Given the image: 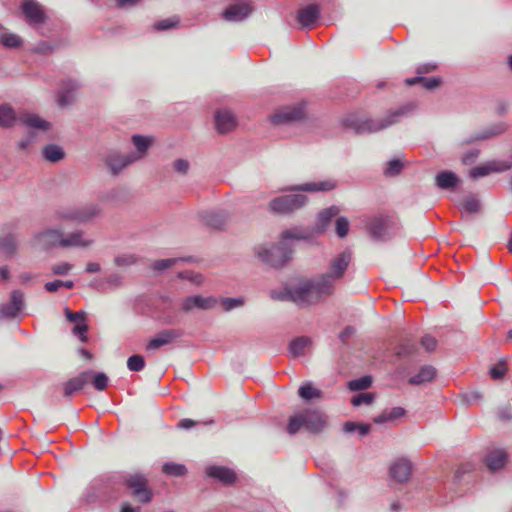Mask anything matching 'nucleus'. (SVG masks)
<instances>
[{"instance_id": "nucleus-26", "label": "nucleus", "mask_w": 512, "mask_h": 512, "mask_svg": "<svg viewBox=\"0 0 512 512\" xmlns=\"http://www.w3.org/2000/svg\"><path fill=\"white\" fill-rule=\"evenodd\" d=\"M304 116V111L300 107L287 108L276 113L273 117L275 123L289 122L299 120Z\"/></svg>"}, {"instance_id": "nucleus-53", "label": "nucleus", "mask_w": 512, "mask_h": 512, "mask_svg": "<svg viewBox=\"0 0 512 512\" xmlns=\"http://www.w3.org/2000/svg\"><path fill=\"white\" fill-rule=\"evenodd\" d=\"M87 330H88V326L85 323V321H83V322L77 323L74 326L73 333L79 335V338L82 342H86L87 341V336H86Z\"/></svg>"}, {"instance_id": "nucleus-41", "label": "nucleus", "mask_w": 512, "mask_h": 512, "mask_svg": "<svg viewBox=\"0 0 512 512\" xmlns=\"http://www.w3.org/2000/svg\"><path fill=\"white\" fill-rule=\"evenodd\" d=\"M461 208L464 212L467 213H476L480 209L479 200L474 196H468L462 203Z\"/></svg>"}, {"instance_id": "nucleus-42", "label": "nucleus", "mask_w": 512, "mask_h": 512, "mask_svg": "<svg viewBox=\"0 0 512 512\" xmlns=\"http://www.w3.org/2000/svg\"><path fill=\"white\" fill-rule=\"evenodd\" d=\"M0 42L6 46V47H9V48H15V47H19L22 43V40L21 38L16 35V34H13V33H6V34H3L1 35L0 37Z\"/></svg>"}, {"instance_id": "nucleus-48", "label": "nucleus", "mask_w": 512, "mask_h": 512, "mask_svg": "<svg viewBox=\"0 0 512 512\" xmlns=\"http://www.w3.org/2000/svg\"><path fill=\"white\" fill-rule=\"evenodd\" d=\"M221 303L225 311H231L236 307L242 306L244 301L242 298H224Z\"/></svg>"}, {"instance_id": "nucleus-63", "label": "nucleus", "mask_w": 512, "mask_h": 512, "mask_svg": "<svg viewBox=\"0 0 512 512\" xmlns=\"http://www.w3.org/2000/svg\"><path fill=\"white\" fill-rule=\"evenodd\" d=\"M195 425H196V422L192 419H182L178 423V427L183 428V429H189V428L194 427Z\"/></svg>"}, {"instance_id": "nucleus-44", "label": "nucleus", "mask_w": 512, "mask_h": 512, "mask_svg": "<svg viewBox=\"0 0 512 512\" xmlns=\"http://www.w3.org/2000/svg\"><path fill=\"white\" fill-rule=\"evenodd\" d=\"M145 366L144 358L141 355H132L127 360V367L130 371H141Z\"/></svg>"}, {"instance_id": "nucleus-35", "label": "nucleus", "mask_w": 512, "mask_h": 512, "mask_svg": "<svg viewBox=\"0 0 512 512\" xmlns=\"http://www.w3.org/2000/svg\"><path fill=\"white\" fill-rule=\"evenodd\" d=\"M298 394L305 401L320 399L322 397V391L313 387L310 383L300 386Z\"/></svg>"}, {"instance_id": "nucleus-57", "label": "nucleus", "mask_w": 512, "mask_h": 512, "mask_svg": "<svg viewBox=\"0 0 512 512\" xmlns=\"http://www.w3.org/2000/svg\"><path fill=\"white\" fill-rule=\"evenodd\" d=\"M66 317L70 322H75L76 324L85 321L84 312H71L69 309H66Z\"/></svg>"}, {"instance_id": "nucleus-34", "label": "nucleus", "mask_w": 512, "mask_h": 512, "mask_svg": "<svg viewBox=\"0 0 512 512\" xmlns=\"http://www.w3.org/2000/svg\"><path fill=\"white\" fill-rule=\"evenodd\" d=\"M43 156L50 162H58L64 158V151L58 145L50 144L43 148Z\"/></svg>"}, {"instance_id": "nucleus-28", "label": "nucleus", "mask_w": 512, "mask_h": 512, "mask_svg": "<svg viewBox=\"0 0 512 512\" xmlns=\"http://www.w3.org/2000/svg\"><path fill=\"white\" fill-rule=\"evenodd\" d=\"M336 187V182L333 180H325L320 182H311V183H305L300 186H295L291 188L292 190H301V191H308V192H317V191H330L333 190Z\"/></svg>"}, {"instance_id": "nucleus-21", "label": "nucleus", "mask_w": 512, "mask_h": 512, "mask_svg": "<svg viewBox=\"0 0 512 512\" xmlns=\"http://www.w3.org/2000/svg\"><path fill=\"white\" fill-rule=\"evenodd\" d=\"M180 336V333L174 329H166L158 333L153 339L149 341L146 348L147 350H156L161 346L171 343Z\"/></svg>"}, {"instance_id": "nucleus-40", "label": "nucleus", "mask_w": 512, "mask_h": 512, "mask_svg": "<svg viewBox=\"0 0 512 512\" xmlns=\"http://www.w3.org/2000/svg\"><path fill=\"white\" fill-rule=\"evenodd\" d=\"M403 168V162L399 159H393L387 163L386 168L384 169V175L387 177H393L400 174Z\"/></svg>"}, {"instance_id": "nucleus-25", "label": "nucleus", "mask_w": 512, "mask_h": 512, "mask_svg": "<svg viewBox=\"0 0 512 512\" xmlns=\"http://www.w3.org/2000/svg\"><path fill=\"white\" fill-rule=\"evenodd\" d=\"M77 88L78 84L76 82L68 81L58 94V105L60 107H65L72 104L75 99L74 92L77 90Z\"/></svg>"}, {"instance_id": "nucleus-16", "label": "nucleus", "mask_w": 512, "mask_h": 512, "mask_svg": "<svg viewBox=\"0 0 512 512\" xmlns=\"http://www.w3.org/2000/svg\"><path fill=\"white\" fill-rule=\"evenodd\" d=\"M206 474L224 485L233 484L237 478L232 469L224 466H210L206 469Z\"/></svg>"}, {"instance_id": "nucleus-49", "label": "nucleus", "mask_w": 512, "mask_h": 512, "mask_svg": "<svg viewBox=\"0 0 512 512\" xmlns=\"http://www.w3.org/2000/svg\"><path fill=\"white\" fill-rule=\"evenodd\" d=\"M507 371L505 362H499L490 369V375L493 379H500Z\"/></svg>"}, {"instance_id": "nucleus-23", "label": "nucleus", "mask_w": 512, "mask_h": 512, "mask_svg": "<svg viewBox=\"0 0 512 512\" xmlns=\"http://www.w3.org/2000/svg\"><path fill=\"white\" fill-rule=\"evenodd\" d=\"M320 8L316 4H310L298 11L297 19L302 26H311L318 19Z\"/></svg>"}, {"instance_id": "nucleus-18", "label": "nucleus", "mask_w": 512, "mask_h": 512, "mask_svg": "<svg viewBox=\"0 0 512 512\" xmlns=\"http://www.w3.org/2000/svg\"><path fill=\"white\" fill-rule=\"evenodd\" d=\"M134 161H136L134 154L120 155L114 153L107 158L106 163L111 173L113 175H117L120 173L122 169H124Z\"/></svg>"}, {"instance_id": "nucleus-10", "label": "nucleus", "mask_w": 512, "mask_h": 512, "mask_svg": "<svg viewBox=\"0 0 512 512\" xmlns=\"http://www.w3.org/2000/svg\"><path fill=\"white\" fill-rule=\"evenodd\" d=\"M512 168V163L508 161H490L484 165H480L474 167L470 171V177L473 179H477L479 177H484L489 175L490 173H500L504 171H508Z\"/></svg>"}, {"instance_id": "nucleus-8", "label": "nucleus", "mask_w": 512, "mask_h": 512, "mask_svg": "<svg viewBox=\"0 0 512 512\" xmlns=\"http://www.w3.org/2000/svg\"><path fill=\"white\" fill-rule=\"evenodd\" d=\"M396 227V221L392 216L377 215L371 218L368 231L375 239H384Z\"/></svg>"}, {"instance_id": "nucleus-46", "label": "nucleus", "mask_w": 512, "mask_h": 512, "mask_svg": "<svg viewBox=\"0 0 512 512\" xmlns=\"http://www.w3.org/2000/svg\"><path fill=\"white\" fill-rule=\"evenodd\" d=\"M374 399V394L370 392L360 393L353 396L351 403L353 406H360L362 404H371Z\"/></svg>"}, {"instance_id": "nucleus-58", "label": "nucleus", "mask_w": 512, "mask_h": 512, "mask_svg": "<svg viewBox=\"0 0 512 512\" xmlns=\"http://www.w3.org/2000/svg\"><path fill=\"white\" fill-rule=\"evenodd\" d=\"M33 50L36 53L49 54L53 51V47L51 46V44L49 42L41 41L35 46V48Z\"/></svg>"}, {"instance_id": "nucleus-47", "label": "nucleus", "mask_w": 512, "mask_h": 512, "mask_svg": "<svg viewBox=\"0 0 512 512\" xmlns=\"http://www.w3.org/2000/svg\"><path fill=\"white\" fill-rule=\"evenodd\" d=\"M349 231V221L345 217H339L336 220V234L340 238H344Z\"/></svg>"}, {"instance_id": "nucleus-24", "label": "nucleus", "mask_w": 512, "mask_h": 512, "mask_svg": "<svg viewBox=\"0 0 512 512\" xmlns=\"http://www.w3.org/2000/svg\"><path fill=\"white\" fill-rule=\"evenodd\" d=\"M93 240L86 239L83 232L77 231L67 235H63L62 247H89L92 245Z\"/></svg>"}, {"instance_id": "nucleus-54", "label": "nucleus", "mask_w": 512, "mask_h": 512, "mask_svg": "<svg viewBox=\"0 0 512 512\" xmlns=\"http://www.w3.org/2000/svg\"><path fill=\"white\" fill-rule=\"evenodd\" d=\"M176 261H177V259H175V258L161 259V260L155 261V263L153 264L152 267L154 270L163 271V270L171 267Z\"/></svg>"}, {"instance_id": "nucleus-38", "label": "nucleus", "mask_w": 512, "mask_h": 512, "mask_svg": "<svg viewBox=\"0 0 512 512\" xmlns=\"http://www.w3.org/2000/svg\"><path fill=\"white\" fill-rule=\"evenodd\" d=\"M162 471L171 476H182L186 473V468L182 464L177 463H165L162 467Z\"/></svg>"}, {"instance_id": "nucleus-52", "label": "nucleus", "mask_w": 512, "mask_h": 512, "mask_svg": "<svg viewBox=\"0 0 512 512\" xmlns=\"http://www.w3.org/2000/svg\"><path fill=\"white\" fill-rule=\"evenodd\" d=\"M189 166V162L185 159H177L173 162V169L182 175L187 174Z\"/></svg>"}, {"instance_id": "nucleus-32", "label": "nucleus", "mask_w": 512, "mask_h": 512, "mask_svg": "<svg viewBox=\"0 0 512 512\" xmlns=\"http://www.w3.org/2000/svg\"><path fill=\"white\" fill-rule=\"evenodd\" d=\"M153 138L145 137L141 135H133L132 142L137 149L138 155H134L136 160L142 158L147 151V149L152 144Z\"/></svg>"}, {"instance_id": "nucleus-37", "label": "nucleus", "mask_w": 512, "mask_h": 512, "mask_svg": "<svg viewBox=\"0 0 512 512\" xmlns=\"http://www.w3.org/2000/svg\"><path fill=\"white\" fill-rule=\"evenodd\" d=\"M304 414H303V411L294 415V416H291L289 418V422H288V426H287V431L288 433L290 434H295L297 433L300 428L304 427Z\"/></svg>"}, {"instance_id": "nucleus-50", "label": "nucleus", "mask_w": 512, "mask_h": 512, "mask_svg": "<svg viewBox=\"0 0 512 512\" xmlns=\"http://www.w3.org/2000/svg\"><path fill=\"white\" fill-rule=\"evenodd\" d=\"M177 23H178L177 19H171V18L163 19L154 24V29L158 30V31L167 30V29L175 27L177 25Z\"/></svg>"}, {"instance_id": "nucleus-30", "label": "nucleus", "mask_w": 512, "mask_h": 512, "mask_svg": "<svg viewBox=\"0 0 512 512\" xmlns=\"http://www.w3.org/2000/svg\"><path fill=\"white\" fill-rule=\"evenodd\" d=\"M340 212L339 207L337 206H331L324 210H322L318 215V225L317 230L318 232H323L327 228L329 222L333 217H336Z\"/></svg>"}, {"instance_id": "nucleus-59", "label": "nucleus", "mask_w": 512, "mask_h": 512, "mask_svg": "<svg viewBox=\"0 0 512 512\" xmlns=\"http://www.w3.org/2000/svg\"><path fill=\"white\" fill-rule=\"evenodd\" d=\"M420 84H422L423 87H425L426 89H434L440 85V79L436 78V77H432V78L421 77Z\"/></svg>"}, {"instance_id": "nucleus-36", "label": "nucleus", "mask_w": 512, "mask_h": 512, "mask_svg": "<svg viewBox=\"0 0 512 512\" xmlns=\"http://www.w3.org/2000/svg\"><path fill=\"white\" fill-rule=\"evenodd\" d=\"M16 251V241L14 236L9 235L0 239V252L6 256H11Z\"/></svg>"}, {"instance_id": "nucleus-19", "label": "nucleus", "mask_w": 512, "mask_h": 512, "mask_svg": "<svg viewBox=\"0 0 512 512\" xmlns=\"http://www.w3.org/2000/svg\"><path fill=\"white\" fill-rule=\"evenodd\" d=\"M508 458L509 455L504 449H494L487 454L485 463L490 471H497L507 464Z\"/></svg>"}, {"instance_id": "nucleus-39", "label": "nucleus", "mask_w": 512, "mask_h": 512, "mask_svg": "<svg viewBox=\"0 0 512 512\" xmlns=\"http://www.w3.org/2000/svg\"><path fill=\"white\" fill-rule=\"evenodd\" d=\"M372 379L370 376H363L349 382L348 387L352 391H359L367 389L371 386Z\"/></svg>"}, {"instance_id": "nucleus-17", "label": "nucleus", "mask_w": 512, "mask_h": 512, "mask_svg": "<svg viewBox=\"0 0 512 512\" xmlns=\"http://www.w3.org/2000/svg\"><path fill=\"white\" fill-rule=\"evenodd\" d=\"M304 414V428L311 433H318L323 430L326 425V420L322 413L318 411H303Z\"/></svg>"}, {"instance_id": "nucleus-43", "label": "nucleus", "mask_w": 512, "mask_h": 512, "mask_svg": "<svg viewBox=\"0 0 512 512\" xmlns=\"http://www.w3.org/2000/svg\"><path fill=\"white\" fill-rule=\"evenodd\" d=\"M108 377L104 373H94L92 371V382L94 388L98 391L104 390L108 385Z\"/></svg>"}, {"instance_id": "nucleus-51", "label": "nucleus", "mask_w": 512, "mask_h": 512, "mask_svg": "<svg viewBox=\"0 0 512 512\" xmlns=\"http://www.w3.org/2000/svg\"><path fill=\"white\" fill-rule=\"evenodd\" d=\"M73 268V265L67 262L55 264L51 270L55 275H67Z\"/></svg>"}, {"instance_id": "nucleus-60", "label": "nucleus", "mask_w": 512, "mask_h": 512, "mask_svg": "<svg viewBox=\"0 0 512 512\" xmlns=\"http://www.w3.org/2000/svg\"><path fill=\"white\" fill-rule=\"evenodd\" d=\"M405 414V410L402 407H394L388 412V419L390 421L395 420Z\"/></svg>"}, {"instance_id": "nucleus-12", "label": "nucleus", "mask_w": 512, "mask_h": 512, "mask_svg": "<svg viewBox=\"0 0 512 512\" xmlns=\"http://www.w3.org/2000/svg\"><path fill=\"white\" fill-rule=\"evenodd\" d=\"M22 12L29 24H42L46 20V14L41 5L35 0H24Z\"/></svg>"}, {"instance_id": "nucleus-7", "label": "nucleus", "mask_w": 512, "mask_h": 512, "mask_svg": "<svg viewBox=\"0 0 512 512\" xmlns=\"http://www.w3.org/2000/svg\"><path fill=\"white\" fill-rule=\"evenodd\" d=\"M101 208L98 204H87L83 207L66 209L59 211V217L62 219L73 220L77 222H87L99 215Z\"/></svg>"}, {"instance_id": "nucleus-11", "label": "nucleus", "mask_w": 512, "mask_h": 512, "mask_svg": "<svg viewBox=\"0 0 512 512\" xmlns=\"http://www.w3.org/2000/svg\"><path fill=\"white\" fill-rule=\"evenodd\" d=\"M412 472V464L407 458H398L389 466V474L397 483L408 481Z\"/></svg>"}, {"instance_id": "nucleus-5", "label": "nucleus", "mask_w": 512, "mask_h": 512, "mask_svg": "<svg viewBox=\"0 0 512 512\" xmlns=\"http://www.w3.org/2000/svg\"><path fill=\"white\" fill-rule=\"evenodd\" d=\"M123 484L131 491V495L140 503H149L153 498L145 474L135 472L125 476Z\"/></svg>"}, {"instance_id": "nucleus-13", "label": "nucleus", "mask_w": 512, "mask_h": 512, "mask_svg": "<svg viewBox=\"0 0 512 512\" xmlns=\"http://www.w3.org/2000/svg\"><path fill=\"white\" fill-rule=\"evenodd\" d=\"M92 379V370L81 372L76 377H73L63 383V394L65 397L70 398L74 393L83 389Z\"/></svg>"}, {"instance_id": "nucleus-9", "label": "nucleus", "mask_w": 512, "mask_h": 512, "mask_svg": "<svg viewBox=\"0 0 512 512\" xmlns=\"http://www.w3.org/2000/svg\"><path fill=\"white\" fill-rule=\"evenodd\" d=\"M218 304V299L213 296L203 297L201 295L188 296L181 301V310L190 313L194 309L211 310Z\"/></svg>"}, {"instance_id": "nucleus-64", "label": "nucleus", "mask_w": 512, "mask_h": 512, "mask_svg": "<svg viewBox=\"0 0 512 512\" xmlns=\"http://www.w3.org/2000/svg\"><path fill=\"white\" fill-rule=\"evenodd\" d=\"M100 269H101L100 264H98L96 262H89V263H87L85 270L88 273H97L100 271Z\"/></svg>"}, {"instance_id": "nucleus-2", "label": "nucleus", "mask_w": 512, "mask_h": 512, "mask_svg": "<svg viewBox=\"0 0 512 512\" xmlns=\"http://www.w3.org/2000/svg\"><path fill=\"white\" fill-rule=\"evenodd\" d=\"M411 109H413L411 104L403 106L391 111L386 118L380 120L361 118L356 114H350L343 119V124L356 133H374L397 123L400 117Z\"/></svg>"}, {"instance_id": "nucleus-56", "label": "nucleus", "mask_w": 512, "mask_h": 512, "mask_svg": "<svg viewBox=\"0 0 512 512\" xmlns=\"http://www.w3.org/2000/svg\"><path fill=\"white\" fill-rule=\"evenodd\" d=\"M421 345L427 350V351H433L435 350L436 346H437V340L430 336V335H426L424 337H422L421 339Z\"/></svg>"}, {"instance_id": "nucleus-15", "label": "nucleus", "mask_w": 512, "mask_h": 512, "mask_svg": "<svg viewBox=\"0 0 512 512\" xmlns=\"http://www.w3.org/2000/svg\"><path fill=\"white\" fill-rule=\"evenodd\" d=\"M63 235L64 233L59 230L50 229L37 235L36 240L38 245L43 249L57 246L62 247Z\"/></svg>"}, {"instance_id": "nucleus-3", "label": "nucleus", "mask_w": 512, "mask_h": 512, "mask_svg": "<svg viewBox=\"0 0 512 512\" xmlns=\"http://www.w3.org/2000/svg\"><path fill=\"white\" fill-rule=\"evenodd\" d=\"M305 235L299 230H286L281 234L279 245L271 248L257 247L255 253L257 257L271 267H282L291 256V249L287 246V239H304Z\"/></svg>"}, {"instance_id": "nucleus-33", "label": "nucleus", "mask_w": 512, "mask_h": 512, "mask_svg": "<svg viewBox=\"0 0 512 512\" xmlns=\"http://www.w3.org/2000/svg\"><path fill=\"white\" fill-rule=\"evenodd\" d=\"M205 223L216 229H221L227 221V216L223 212H209L204 216Z\"/></svg>"}, {"instance_id": "nucleus-31", "label": "nucleus", "mask_w": 512, "mask_h": 512, "mask_svg": "<svg viewBox=\"0 0 512 512\" xmlns=\"http://www.w3.org/2000/svg\"><path fill=\"white\" fill-rule=\"evenodd\" d=\"M436 185L441 189H450L454 187L459 179L451 171H442L435 177Z\"/></svg>"}, {"instance_id": "nucleus-27", "label": "nucleus", "mask_w": 512, "mask_h": 512, "mask_svg": "<svg viewBox=\"0 0 512 512\" xmlns=\"http://www.w3.org/2000/svg\"><path fill=\"white\" fill-rule=\"evenodd\" d=\"M311 339L305 336L293 339L289 344V353L292 357L297 358L303 356L306 349L311 346Z\"/></svg>"}, {"instance_id": "nucleus-55", "label": "nucleus", "mask_w": 512, "mask_h": 512, "mask_svg": "<svg viewBox=\"0 0 512 512\" xmlns=\"http://www.w3.org/2000/svg\"><path fill=\"white\" fill-rule=\"evenodd\" d=\"M136 262L133 255H120L114 259V263L117 266H130Z\"/></svg>"}, {"instance_id": "nucleus-20", "label": "nucleus", "mask_w": 512, "mask_h": 512, "mask_svg": "<svg viewBox=\"0 0 512 512\" xmlns=\"http://www.w3.org/2000/svg\"><path fill=\"white\" fill-rule=\"evenodd\" d=\"M23 306V294L20 291H13L11 294V300L9 303L4 304L0 313L6 318H13L22 309Z\"/></svg>"}, {"instance_id": "nucleus-61", "label": "nucleus", "mask_w": 512, "mask_h": 512, "mask_svg": "<svg viewBox=\"0 0 512 512\" xmlns=\"http://www.w3.org/2000/svg\"><path fill=\"white\" fill-rule=\"evenodd\" d=\"M60 287H62V280H55V281H52V282H47L45 284V289L48 291V292H55L57 291Z\"/></svg>"}, {"instance_id": "nucleus-14", "label": "nucleus", "mask_w": 512, "mask_h": 512, "mask_svg": "<svg viewBox=\"0 0 512 512\" xmlns=\"http://www.w3.org/2000/svg\"><path fill=\"white\" fill-rule=\"evenodd\" d=\"M252 11L253 8L250 3L240 2L230 5L225 9L222 16L226 21L238 22L244 20Z\"/></svg>"}, {"instance_id": "nucleus-22", "label": "nucleus", "mask_w": 512, "mask_h": 512, "mask_svg": "<svg viewBox=\"0 0 512 512\" xmlns=\"http://www.w3.org/2000/svg\"><path fill=\"white\" fill-rule=\"evenodd\" d=\"M215 125L217 131L224 134L234 129L236 126V120L231 112L222 110L218 111L215 115Z\"/></svg>"}, {"instance_id": "nucleus-29", "label": "nucleus", "mask_w": 512, "mask_h": 512, "mask_svg": "<svg viewBox=\"0 0 512 512\" xmlns=\"http://www.w3.org/2000/svg\"><path fill=\"white\" fill-rule=\"evenodd\" d=\"M436 375V370L433 366H423L420 371L409 379V383L412 385H420L426 382H430Z\"/></svg>"}, {"instance_id": "nucleus-45", "label": "nucleus", "mask_w": 512, "mask_h": 512, "mask_svg": "<svg viewBox=\"0 0 512 512\" xmlns=\"http://www.w3.org/2000/svg\"><path fill=\"white\" fill-rule=\"evenodd\" d=\"M416 351V345L409 339H405L397 348V354L400 356L412 355Z\"/></svg>"}, {"instance_id": "nucleus-4", "label": "nucleus", "mask_w": 512, "mask_h": 512, "mask_svg": "<svg viewBox=\"0 0 512 512\" xmlns=\"http://www.w3.org/2000/svg\"><path fill=\"white\" fill-rule=\"evenodd\" d=\"M16 121H19L21 124L31 127L38 128L43 131H46L50 128V123L43 120L39 116L31 113H21L18 117H16L14 110L8 105L0 106V126L9 127L13 125Z\"/></svg>"}, {"instance_id": "nucleus-6", "label": "nucleus", "mask_w": 512, "mask_h": 512, "mask_svg": "<svg viewBox=\"0 0 512 512\" xmlns=\"http://www.w3.org/2000/svg\"><path fill=\"white\" fill-rule=\"evenodd\" d=\"M307 201V197L302 194L284 195L273 199L269 207L277 213H291L301 208Z\"/></svg>"}, {"instance_id": "nucleus-62", "label": "nucleus", "mask_w": 512, "mask_h": 512, "mask_svg": "<svg viewBox=\"0 0 512 512\" xmlns=\"http://www.w3.org/2000/svg\"><path fill=\"white\" fill-rule=\"evenodd\" d=\"M478 153H479V152H478L477 150H473V151H471V152L467 153V154L463 157V159H462L463 163H464V164H470V163H472V162L477 158Z\"/></svg>"}, {"instance_id": "nucleus-1", "label": "nucleus", "mask_w": 512, "mask_h": 512, "mask_svg": "<svg viewBox=\"0 0 512 512\" xmlns=\"http://www.w3.org/2000/svg\"><path fill=\"white\" fill-rule=\"evenodd\" d=\"M350 261L351 252L343 251L332 260L330 271L319 279L307 280L280 292L272 291L271 297L274 300L292 301L299 307L316 304L334 292L335 281L343 276Z\"/></svg>"}]
</instances>
